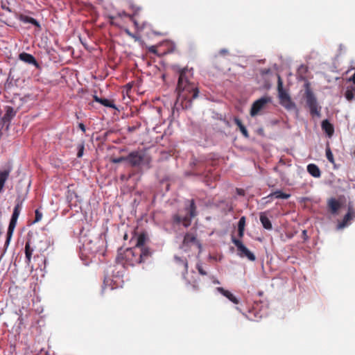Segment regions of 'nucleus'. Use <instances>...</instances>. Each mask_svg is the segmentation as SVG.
<instances>
[{
  "label": "nucleus",
  "instance_id": "f257e3e1",
  "mask_svg": "<svg viewBox=\"0 0 355 355\" xmlns=\"http://www.w3.org/2000/svg\"><path fill=\"white\" fill-rule=\"evenodd\" d=\"M189 71L187 69L180 71L177 85L178 96L175 103V107L178 110L189 109L192 106V101L198 96L199 90L196 85L191 83L189 78Z\"/></svg>",
  "mask_w": 355,
  "mask_h": 355
},
{
  "label": "nucleus",
  "instance_id": "f03ea898",
  "mask_svg": "<svg viewBox=\"0 0 355 355\" xmlns=\"http://www.w3.org/2000/svg\"><path fill=\"white\" fill-rule=\"evenodd\" d=\"M151 254L150 249L141 250L130 248L123 250L121 248L118 250L116 263L125 268L134 266L136 264L145 262L151 256Z\"/></svg>",
  "mask_w": 355,
  "mask_h": 355
},
{
  "label": "nucleus",
  "instance_id": "7ed1b4c3",
  "mask_svg": "<svg viewBox=\"0 0 355 355\" xmlns=\"http://www.w3.org/2000/svg\"><path fill=\"white\" fill-rule=\"evenodd\" d=\"M185 211L187 214L182 215L180 214V211L175 214L172 216L171 220L173 225H180L182 223V225L187 227L191 223V220L197 215L196 212V206L195 205L194 200H191L187 201V205L185 207Z\"/></svg>",
  "mask_w": 355,
  "mask_h": 355
},
{
  "label": "nucleus",
  "instance_id": "20e7f679",
  "mask_svg": "<svg viewBox=\"0 0 355 355\" xmlns=\"http://www.w3.org/2000/svg\"><path fill=\"white\" fill-rule=\"evenodd\" d=\"M304 97L311 114L313 116H320L321 107L318 105L316 97L309 87L305 90Z\"/></svg>",
  "mask_w": 355,
  "mask_h": 355
},
{
  "label": "nucleus",
  "instance_id": "39448f33",
  "mask_svg": "<svg viewBox=\"0 0 355 355\" xmlns=\"http://www.w3.org/2000/svg\"><path fill=\"white\" fill-rule=\"evenodd\" d=\"M192 247H196L200 252L202 250V245L198 240L196 232H187L184 236L181 248L184 251H188Z\"/></svg>",
  "mask_w": 355,
  "mask_h": 355
},
{
  "label": "nucleus",
  "instance_id": "423d86ee",
  "mask_svg": "<svg viewBox=\"0 0 355 355\" xmlns=\"http://www.w3.org/2000/svg\"><path fill=\"white\" fill-rule=\"evenodd\" d=\"M232 242L236 247L237 254L240 257H247L252 261H254L256 259L255 255L243 245L241 240L232 236Z\"/></svg>",
  "mask_w": 355,
  "mask_h": 355
},
{
  "label": "nucleus",
  "instance_id": "0eeeda50",
  "mask_svg": "<svg viewBox=\"0 0 355 355\" xmlns=\"http://www.w3.org/2000/svg\"><path fill=\"white\" fill-rule=\"evenodd\" d=\"M272 101V99L269 96H263L259 99L255 101L251 107L250 109V115L252 116H255L263 110L266 105Z\"/></svg>",
  "mask_w": 355,
  "mask_h": 355
},
{
  "label": "nucleus",
  "instance_id": "6e6552de",
  "mask_svg": "<svg viewBox=\"0 0 355 355\" xmlns=\"http://www.w3.org/2000/svg\"><path fill=\"white\" fill-rule=\"evenodd\" d=\"M144 159V154L139 151H132L126 156V161L132 167L139 166Z\"/></svg>",
  "mask_w": 355,
  "mask_h": 355
},
{
  "label": "nucleus",
  "instance_id": "1a4fd4ad",
  "mask_svg": "<svg viewBox=\"0 0 355 355\" xmlns=\"http://www.w3.org/2000/svg\"><path fill=\"white\" fill-rule=\"evenodd\" d=\"M19 214H20L19 204H17L14 209L10 221L9 223L8 232H7V242L9 241L10 238L14 231V229L16 226L17 220V218H18Z\"/></svg>",
  "mask_w": 355,
  "mask_h": 355
},
{
  "label": "nucleus",
  "instance_id": "9d476101",
  "mask_svg": "<svg viewBox=\"0 0 355 355\" xmlns=\"http://www.w3.org/2000/svg\"><path fill=\"white\" fill-rule=\"evenodd\" d=\"M277 91L280 102L283 105L286 106V103H290L291 102V98L283 88V81L279 75L277 76Z\"/></svg>",
  "mask_w": 355,
  "mask_h": 355
},
{
  "label": "nucleus",
  "instance_id": "9b49d317",
  "mask_svg": "<svg viewBox=\"0 0 355 355\" xmlns=\"http://www.w3.org/2000/svg\"><path fill=\"white\" fill-rule=\"evenodd\" d=\"M328 209L332 214H336L341 207L340 202L336 198H331L327 202Z\"/></svg>",
  "mask_w": 355,
  "mask_h": 355
},
{
  "label": "nucleus",
  "instance_id": "f8f14e48",
  "mask_svg": "<svg viewBox=\"0 0 355 355\" xmlns=\"http://www.w3.org/2000/svg\"><path fill=\"white\" fill-rule=\"evenodd\" d=\"M216 290L234 304H239V300L230 291L225 290L223 287H217Z\"/></svg>",
  "mask_w": 355,
  "mask_h": 355
},
{
  "label": "nucleus",
  "instance_id": "ddd939ff",
  "mask_svg": "<svg viewBox=\"0 0 355 355\" xmlns=\"http://www.w3.org/2000/svg\"><path fill=\"white\" fill-rule=\"evenodd\" d=\"M24 62L33 65L36 70L40 69V65L31 54L24 52Z\"/></svg>",
  "mask_w": 355,
  "mask_h": 355
},
{
  "label": "nucleus",
  "instance_id": "4468645a",
  "mask_svg": "<svg viewBox=\"0 0 355 355\" xmlns=\"http://www.w3.org/2000/svg\"><path fill=\"white\" fill-rule=\"evenodd\" d=\"M321 126L322 130L325 132L329 137H331L334 135V125L327 119L322 121Z\"/></svg>",
  "mask_w": 355,
  "mask_h": 355
},
{
  "label": "nucleus",
  "instance_id": "2eb2a0df",
  "mask_svg": "<svg viewBox=\"0 0 355 355\" xmlns=\"http://www.w3.org/2000/svg\"><path fill=\"white\" fill-rule=\"evenodd\" d=\"M353 211L351 208H349L347 214L344 216L342 222L339 223L338 225V229H343L348 225L349 221L353 218Z\"/></svg>",
  "mask_w": 355,
  "mask_h": 355
},
{
  "label": "nucleus",
  "instance_id": "dca6fc26",
  "mask_svg": "<svg viewBox=\"0 0 355 355\" xmlns=\"http://www.w3.org/2000/svg\"><path fill=\"white\" fill-rule=\"evenodd\" d=\"M260 221L263 227L268 230H270L272 228L270 220L267 216L265 212H261L259 216Z\"/></svg>",
  "mask_w": 355,
  "mask_h": 355
},
{
  "label": "nucleus",
  "instance_id": "f3484780",
  "mask_svg": "<svg viewBox=\"0 0 355 355\" xmlns=\"http://www.w3.org/2000/svg\"><path fill=\"white\" fill-rule=\"evenodd\" d=\"M16 112L11 107H6V113L2 118L3 123H9L10 120L15 116Z\"/></svg>",
  "mask_w": 355,
  "mask_h": 355
},
{
  "label": "nucleus",
  "instance_id": "a211bd4d",
  "mask_svg": "<svg viewBox=\"0 0 355 355\" xmlns=\"http://www.w3.org/2000/svg\"><path fill=\"white\" fill-rule=\"evenodd\" d=\"M94 100L96 102L101 103V105H103L105 107L116 109V106H115L113 101H111V100H109L107 98H99L97 96H94Z\"/></svg>",
  "mask_w": 355,
  "mask_h": 355
},
{
  "label": "nucleus",
  "instance_id": "6ab92c4d",
  "mask_svg": "<svg viewBox=\"0 0 355 355\" xmlns=\"http://www.w3.org/2000/svg\"><path fill=\"white\" fill-rule=\"evenodd\" d=\"M307 171L314 178H320L321 176V171L319 167L315 164H309L307 166Z\"/></svg>",
  "mask_w": 355,
  "mask_h": 355
},
{
  "label": "nucleus",
  "instance_id": "aec40b11",
  "mask_svg": "<svg viewBox=\"0 0 355 355\" xmlns=\"http://www.w3.org/2000/svg\"><path fill=\"white\" fill-rule=\"evenodd\" d=\"M234 122L238 126L239 130L241 131L243 137L247 139L249 138L250 135L248 131L245 126L243 124L241 120L239 119L238 117H235L234 119Z\"/></svg>",
  "mask_w": 355,
  "mask_h": 355
},
{
  "label": "nucleus",
  "instance_id": "412c9836",
  "mask_svg": "<svg viewBox=\"0 0 355 355\" xmlns=\"http://www.w3.org/2000/svg\"><path fill=\"white\" fill-rule=\"evenodd\" d=\"M30 24L35 27V30L39 31L41 30V26L40 23L34 18L24 15V24Z\"/></svg>",
  "mask_w": 355,
  "mask_h": 355
},
{
  "label": "nucleus",
  "instance_id": "4be33fe9",
  "mask_svg": "<svg viewBox=\"0 0 355 355\" xmlns=\"http://www.w3.org/2000/svg\"><path fill=\"white\" fill-rule=\"evenodd\" d=\"M146 240V237L144 234H139V236L137 237L136 245L135 247H133V248H139L141 250L149 249L148 248L144 246Z\"/></svg>",
  "mask_w": 355,
  "mask_h": 355
},
{
  "label": "nucleus",
  "instance_id": "5701e85b",
  "mask_svg": "<svg viewBox=\"0 0 355 355\" xmlns=\"http://www.w3.org/2000/svg\"><path fill=\"white\" fill-rule=\"evenodd\" d=\"M355 86H349L345 93V96L347 101H351L354 98Z\"/></svg>",
  "mask_w": 355,
  "mask_h": 355
},
{
  "label": "nucleus",
  "instance_id": "b1692460",
  "mask_svg": "<svg viewBox=\"0 0 355 355\" xmlns=\"http://www.w3.org/2000/svg\"><path fill=\"white\" fill-rule=\"evenodd\" d=\"M271 196H275L276 198L281 199H288L291 197V195L288 193H285L280 190H277L270 194Z\"/></svg>",
  "mask_w": 355,
  "mask_h": 355
},
{
  "label": "nucleus",
  "instance_id": "393cba45",
  "mask_svg": "<svg viewBox=\"0 0 355 355\" xmlns=\"http://www.w3.org/2000/svg\"><path fill=\"white\" fill-rule=\"evenodd\" d=\"M8 177V173L6 171L0 172V191H2L5 182Z\"/></svg>",
  "mask_w": 355,
  "mask_h": 355
},
{
  "label": "nucleus",
  "instance_id": "a878e982",
  "mask_svg": "<svg viewBox=\"0 0 355 355\" xmlns=\"http://www.w3.org/2000/svg\"><path fill=\"white\" fill-rule=\"evenodd\" d=\"M33 252V249L31 248L29 242H26L25 246V254L27 261L29 262Z\"/></svg>",
  "mask_w": 355,
  "mask_h": 355
},
{
  "label": "nucleus",
  "instance_id": "bb28decb",
  "mask_svg": "<svg viewBox=\"0 0 355 355\" xmlns=\"http://www.w3.org/2000/svg\"><path fill=\"white\" fill-rule=\"evenodd\" d=\"M175 259L176 262L178 264H182L183 266V267H184V272L185 273H187V271H188V262H187V259H181V258L178 257H175Z\"/></svg>",
  "mask_w": 355,
  "mask_h": 355
},
{
  "label": "nucleus",
  "instance_id": "cd10ccee",
  "mask_svg": "<svg viewBox=\"0 0 355 355\" xmlns=\"http://www.w3.org/2000/svg\"><path fill=\"white\" fill-rule=\"evenodd\" d=\"M326 157L329 162H331V164L334 163V155L329 146H327L326 148Z\"/></svg>",
  "mask_w": 355,
  "mask_h": 355
},
{
  "label": "nucleus",
  "instance_id": "c85d7f7f",
  "mask_svg": "<svg viewBox=\"0 0 355 355\" xmlns=\"http://www.w3.org/2000/svg\"><path fill=\"white\" fill-rule=\"evenodd\" d=\"M245 217L242 216L239 220L238 223V230H245Z\"/></svg>",
  "mask_w": 355,
  "mask_h": 355
},
{
  "label": "nucleus",
  "instance_id": "c756f323",
  "mask_svg": "<svg viewBox=\"0 0 355 355\" xmlns=\"http://www.w3.org/2000/svg\"><path fill=\"white\" fill-rule=\"evenodd\" d=\"M35 220L33 222V223L40 221L42 218V214L38 209L35 210Z\"/></svg>",
  "mask_w": 355,
  "mask_h": 355
},
{
  "label": "nucleus",
  "instance_id": "7c9ffc66",
  "mask_svg": "<svg viewBox=\"0 0 355 355\" xmlns=\"http://www.w3.org/2000/svg\"><path fill=\"white\" fill-rule=\"evenodd\" d=\"M196 268L201 275H206L207 274V272L203 269L201 263H197Z\"/></svg>",
  "mask_w": 355,
  "mask_h": 355
},
{
  "label": "nucleus",
  "instance_id": "2f4dec72",
  "mask_svg": "<svg viewBox=\"0 0 355 355\" xmlns=\"http://www.w3.org/2000/svg\"><path fill=\"white\" fill-rule=\"evenodd\" d=\"M123 161H126V157L121 156L112 159V162L115 164L121 163Z\"/></svg>",
  "mask_w": 355,
  "mask_h": 355
},
{
  "label": "nucleus",
  "instance_id": "473e14b6",
  "mask_svg": "<svg viewBox=\"0 0 355 355\" xmlns=\"http://www.w3.org/2000/svg\"><path fill=\"white\" fill-rule=\"evenodd\" d=\"M218 53L222 56H225L229 54V51L226 49H223L219 51Z\"/></svg>",
  "mask_w": 355,
  "mask_h": 355
},
{
  "label": "nucleus",
  "instance_id": "72a5a7b5",
  "mask_svg": "<svg viewBox=\"0 0 355 355\" xmlns=\"http://www.w3.org/2000/svg\"><path fill=\"white\" fill-rule=\"evenodd\" d=\"M83 150H84V146L82 145L77 153V156L78 157H81L83 156Z\"/></svg>",
  "mask_w": 355,
  "mask_h": 355
},
{
  "label": "nucleus",
  "instance_id": "f704fd0d",
  "mask_svg": "<svg viewBox=\"0 0 355 355\" xmlns=\"http://www.w3.org/2000/svg\"><path fill=\"white\" fill-rule=\"evenodd\" d=\"M198 162H199L198 161V159L196 158L193 157L192 160L191 162V166H197L198 164Z\"/></svg>",
  "mask_w": 355,
  "mask_h": 355
},
{
  "label": "nucleus",
  "instance_id": "c9c22d12",
  "mask_svg": "<svg viewBox=\"0 0 355 355\" xmlns=\"http://www.w3.org/2000/svg\"><path fill=\"white\" fill-rule=\"evenodd\" d=\"M137 129V127L135 126V125L134 126H129L128 128V130L130 132H132L135 131Z\"/></svg>",
  "mask_w": 355,
  "mask_h": 355
},
{
  "label": "nucleus",
  "instance_id": "e433bc0d",
  "mask_svg": "<svg viewBox=\"0 0 355 355\" xmlns=\"http://www.w3.org/2000/svg\"><path fill=\"white\" fill-rule=\"evenodd\" d=\"M245 230H238V236L239 238H242L244 235Z\"/></svg>",
  "mask_w": 355,
  "mask_h": 355
},
{
  "label": "nucleus",
  "instance_id": "4c0bfd02",
  "mask_svg": "<svg viewBox=\"0 0 355 355\" xmlns=\"http://www.w3.org/2000/svg\"><path fill=\"white\" fill-rule=\"evenodd\" d=\"M78 127L83 132H85L86 131V128H85V126L83 123H80L78 124Z\"/></svg>",
  "mask_w": 355,
  "mask_h": 355
},
{
  "label": "nucleus",
  "instance_id": "58836bf2",
  "mask_svg": "<svg viewBox=\"0 0 355 355\" xmlns=\"http://www.w3.org/2000/svg\"><path fill=\"white\" fill-rule=\"evenodd\" d=\"M150 52L155 53H156V47L153 46L149 49Z\"/></svg>",
  "mask_w": 355,
  "mask_h": 355
},
{
  "label": "nucleus",
  "instance_id": "ea45409f",
  "mask_svg": "<svg viewBox=\"0 0 355 355\" xmlns=\"http://www.w3.org/2000/svg\"><path fill=\"white\" fill-rule=\"evenodd\" d=\"M1 7H2V8H3V10H6L10 11V10L9 9V8H8L6 4H2Z\"/></svg>",
  "mask_w": 355,
  "mask_h": 355
},
{
  "label": "nucleus",
  "instance_id": "a19ab883",
  "mask_svg": "<svg viewBox=\"0 0 355 355\" xmlns=\"http://www.w3.org/2000/svg\"><path fill=\"white\" fill-rule=\"evenodd\" d=\"M18 58L20 60H22V58H23V56H22V53H19L18 55Z\"/></svg>",
  "mask_w": 355,
  "mask_h": 355
},
{
  "label": "nucleus",
  "instance_id": "79ce46f5",
  "mask_svg": "<svg viewBox=\"0 0 355 355\" xmlns=\"http://www.w3.org/2000/svg\"><path fill=\"white\" fill-rule=\"evenodd\" d=\"M121 179L122 180H123L126 179V178H125V176L124 175H122L121 176Z\"/></svg>",
  "mask_w": 355,
  "mask_h": 355
},
{
  "label": "nucleus",
  "instance_id": "37998d69",
  "mask_svg": "<svg viewBox=\"0 0 355 355\" xmlns=\"http://www.w3.org/2000/svg\"><path fill=\"white\" fill-rule=\"evenodd\" d=\"M352 155L355 158V149L352 151Z\"/></svg>",
  "mask_w": 355,
  "mask_h": 355
},
{
  "label": "nucleus",
  "instance_id": "c03bdc74",
  "mask_svg": "<svg viewBox=\"0 0 355 355\" xmlns=\"http://www.w3.org/2000/svg\"><path fill=\"white\" fill-rule=\"evenodd\" d=\"M193 288H194L195 290H198V286H196V285H193Z\"/></svg>",
  "mask_w": 355,
  "mask_h": 355
},
{
  "label": "nucleus",
  "instance_id": "a18cd8bd",
  "mask_svg": "<svg viewBox=\"0 0 355 355\" xmlns=\"http://www.w3.org/2000/svg\"><path fill=\"white\" fill-rule=\"evenodd\" d=\"M306 67H304V66H301V67H300V69H305V70H306Z\"/></svg>",
  "mask_w": 355,
  "mask_h": 355
},
{
  "label": "nucleus",
  "instance_id": "49530a36",
  "mask_svg": "<svg viewBox=\"0 0 355 355\" xmlns=\"http://www.w3.org/2000/svg\"><path fill=\"white\" fill-rule=\"evenodd\" d=\"M19 18L20 20H22V15H20Z\"/></svg>",
  "mask_w": 355,
  "mask_h": 355
}]
</instances>
